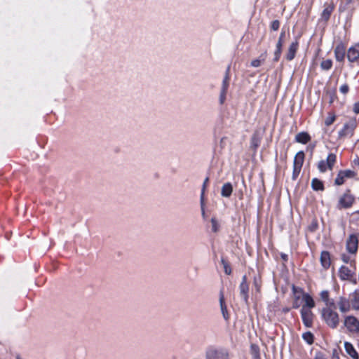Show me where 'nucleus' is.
Instances as JSON below:
<instances>
[{
  "label": "nucleus",
  "mask_w": 359,
  "mask_h": 359,
  "mask_svg": "<svg viewBox=\"0 0 359 359\" xmlns=\"http://www.w3.org/2000/svg\"><path fill=\"white\" fill-rule=\"evenodd\" d=\"M303 339L309 344H312L313 342V335L311 332H307L302 334Z\"/></svg>",
  "instance_id": "nucleus-31"
},
{
  "label": "nucleus",
  "mask_w": 359,
  "mask_h": 359,
  "mask_svg": "<svg viewBox=\"0 0 359 359\" xmlns=\"http://www.w3.org/2000/svg\"><path fill=\"white\" fill-rule=\"evenodd\" d=\"M281 258L284 260V261H287V255H285V254H282L281 255Z\"/></svg>",
  "instance_id": "nucleus-51"
},
{
  "label": "nucleus",
  "mask_w": 359,
  "mask_h": 359,
  "mask_svg": "<svg viewBox=\"0 0 359 359\" xmlns=\"http://www.w3.org/2000/svg\"><path fill=\"white\" fill-rule=\"evenodd\" d=\"M345 179L346 177L344 176L342 172L339 171L334 180V184L338 186L342 185L345 182Z\"/></svg>",
  "instance_id": "nucleus-30"
},
{
  "label": "nucleus",
  "mask_w": 359,
  "mask_h": 359,
  "mask_svg": "<svg viewBox=\"0 0 359 359\" xmlns=\"http://www.w3.org/2000/svg\"><path fill=\"white\" fill-rule=\"evenodd\" d=\"M17 359H20V358L19 357H18Z\"/></svg>",
  "instance_id": "nucleus-54"
},
{
  "label": "nucleus",
  "mask_w": 359,
  "mask_h": 359,
  "mask_svg": "<svg viewBox=\"0 0 359 359\" xmlns=\"http://www.w3.org/2000/svg\"><path fill=\"white\" fill-rule=\"evenodd\" d=\"M311 140L310 135L305 132L299 133L295 136L296 142L302 144H306Z\"/></svg>",
  "instance_id": "nucleus-22"
},
{
  "label": "nucleus",
  "mask_w": 359,
  "mask_h": 359,
  "mask_svg": "<svg viewBox=\"0 0 359 359\" xmlns=\"http://www.w3.org/2000/svg\"><path fill=\"white\" fill-rule=\"evenodd\" d=\"M349 91V86L348 84L344 83L341 85L339 88V92L343 95H346Z\"/></svg>",
  "instance_id": "nucleus-40"
},
{
  "label": "nucleus",
  "mask_w": 359,
  "mask_h": 359,
  "mask_svg": "<svg viewBox=\"0 0 359 359\" xmlns=\"http://www.w3.org/2000/svg\"><path fill=\"white\" fill-rule=\"evenodd\" d=\"M201 214L203 218L205 217L204 199L201 201Z\"/></svg>",
  "instance_id": "nucleus-47"
},
{
  "label": "nucleus",
  "mask_w": 359,
  "mask_h": 359,
  "mask_svg": "<svg viewBox=\"0 0 359 359\" xmlns=\"http://www.w3.org/2000/svg\"><path fill=\"white\" fill-rule=\"evenodd\" d=\"M301 317L304 325L306 327H311L313 325L314 314L311 310L301 309Z\"/></svg>",
  "instance_id": "nucleus-6"
},
{
  "label": "nucleus",
  "mask_w": 359,
  "mask_h": 359,
  "mask_svg": "<svg viewBox=\"0 0 359 359\" xmlns=\"http://www.w3.org/2000/svg\"><path fill=\"white\" fill-rule=\"evenodd\" d=\"M304 161V153L299 151L294 156L293 161L292 180H295L299 176Z\"/></svg>",
  "instance_id": "nucleus-3"
},
{
  "label": "nucleus",
  "mask_w": 359,
  "mask_h": 359,
  "mask_svg": "<svg viewBox=\"0 0 359 359\" xmlns=\"http://www.w3.org/2000/svg\"><path fill=\"white\" fill-rule=\"evenodd\" d=\"M334 55L337 61L341 62L344 59L345 56V47L343 44H339L334 49Z\"/></svg>",
  "instance_id": "nucleus-17"
},
{
  "label": "nucleus",
  "mask_w": 359,
  "mask_h": 359,
  "mask_svg": "<svg viewBox=\"0 0 359 359\" xmlns=\"http://www.w3.org/2000/svg\"><path fill=\"white\" fill-rule=\"evenodd\" d=\"M302 292V301L304 302V304L302 309H306L307 310H311L313 308L316 306V303L313 299V297L309 294Z\"/></svg>",
  "instance_id": "nucleus-12"
},
{
  "label": "nucleus",
  "mask_w": 359,
  "mask_h": 359,
  "mask_svg": "<svg viewBox=\"0 0 359 359\" xmlns=\"http://www.w3.org/2000/svg\"><path fill=\"white\" fill-rule=\"evenodd\" d=\"M346 178H351L355 177V174L351 170H341Z\"/></svg>",
  "instance_id": "nucleus-38"
},
{
  "label": "nucleus",
  "mask_w": 359,
  "mask_h": 359,
  "mask_svg": "<svg viewBox=\"0 0 359 359\" xmlns=\"http://www.w3.org/2000/svg\"><path fill=\"white\" fill-rule=\"evenodd\" d=\"M353 111L355 114H359V101L355 102L353 105Z\"/></svg>",
  "instance_id": "nucleus-49"
},
{
  "label": "nucleus",
  "mask_w": 359,
  "mask_h": 359,
  "mask_svg": "<svg viewBox=\"0 0 359 359\" xmlns=\"http://www.w3.org/2000/svg\"><path fill=\"white\" fill-rule=\"evenodd\" d=\"M208 181H209V178L206 177L203 182V187H202L201 193V197H200L201 201H203L205 198V191L206 186H207Z\"/></svg>",
  "instance_id": "nucleus-36"
},
{
  "label": "nucleus",
  "mask_w": 359,
  "mask_h": 359,
  "mask_svg": "<svg viewBox=\"0 0 359 359\" xmlns=\"http://www.w3.org/2000/svg\"><path fill=\"white\" fill-rule=\"evenodd\" d=\"M336 119V116L334 114H330L329 116L325 120V124L327 126L332 125Z\"/></svg>",
  "instance_id": "nucleus-35"
},
{
  "label": "nucleus",
  "mask_w": 359,
  "mask_h": 359,
  "mask_svg": "<svg viewBox=\"0 0 359 359\" xmlns=\"http://www.w3.org/2000/svg\"><path fill=\"white\" fill-rule=\"evenodd\" d=\"M285 36V32H282L280 34L278 41L276 44H280V46H283V39Z\"/></svg>",
  "instance_id": "nucleus-48"
},
{
  "label": "nucleus",
  "mask_w": 359,
  "mask_h": 359,
  "mask_svg": "<svg viewBox=\"0 0 359 359\" xmlns=\"http://www.w3.org/2000/svg\"><path fill=\"white\" fill-rule=\"evenodd\" d=\"M296 290H297V289L295 288V287H294V286H293V291L295 292H296Z\"/></svg>",
  "instance_id": "nucleus-52"
},
{
  "label": "nucleus",
  "mask_w": 359,
  "mask_h": 359,
  "mask_svg": "<svg viewBox=\"0 0 359 359\" xmlns=\"http://www.w3.org/2000/svg\"><path fill=\"white\" fill-rule=\"evenodd\" d=\"M332 359H340L339 358V350L334 348L332 352Z\"/></svg>",
  "instance_id": "nucleus-45"
},
{
  "label": "nucleus",
  "mask_w": 359,
  "mask_h": 359,
  "mask_svg": "<svg viewBox=\"0 0 359 359\" xmlns=\"http://www.w3.org/2000/svg\"><path fill=\"white\" fill-rule=\"evenodd\" d=\"M341 259L346 264L350 263L351 264L352 263H354V261L351 260V257L345 254L341 255Z\"/></svg>",
  "instance_id": "nucleus-43"
},
{
  "label": "nucleus",
  "mask_w": 359,
  "mask_h": 359,
  "mask_svg": "<svg viewBox=\"0 0 359 359\" xmlns=\"http://www.w3.org/2000/svg\"><path fill=\"white\" fill-rule=\"evenodd\" d=\"M259 140L255 137H253L251 140L252 146L254 147L255 149L258 147L259 146Z\"/></svg>",
  "instance_id": "nucleus-46"
},
{
  "label": "nucleus",
  "mask_w": 359,
  "mask_h": 359,
  "mask_svg": "<svg viewBox=\"0 0 359 359\" xmlns=\"http://www.w3.org/2000/svg\"><path fill=\"white\" fill-rule=\"evenodd\" d=\"M226 94L227 93H223L220 91L219 97V102L220 104H223L225 102Z\"/></svg>",
  "instance_id": "nucleus-44"
},
{
  "label": "nucleus",
  "mask_w": 359,
  "mask_h": 359,
  "mask_svg": "<svg viewBox=\"0 0 359 359\" xmlns=\"http://www.w3.org/2000/svg\"><path fill=\"white\" fill-rule=\"evenodd\" d=\"M229 70H230V67H228L227 69L226 70L225 75H224V77L222 83L220 91H222L223 93H227L229 87V83H230Z\"/></svg>",
  "instance_id": "nucleus-18"
},
{
  "label": "nucleus",
  "mask_w": 359,
  "mask_h": 359,
  "mask_svg": "<svg viewBox=\"0 0 359 359\" xmlns=\"http://www.w3.org/2000/svg\"><path fill=\"white\" fill-rule=\"evenodd\" d=\"M205 359H229V354L226 349L210 347L205 352Z\"/></svg>",
  "instance_id": "nucleus-2"
},
{
  "label": "nucleus",
  "mask_w": 359,
  "mask_h": 359,
  "mask_svg": "<svg viewBox=\"0 0 359 359\" xmlns=\"http://www.w3.org/2000/svg\"><path fill=\"white\" fill-rule=\"evenodd\" d=\"M358 248V239L356 235L351 234L346 241V250L349 253L355 254Z\"/></svg>",
  "instance_id": "nucleus-7"
},
{
  "label": "nucleus",
  "mask_w": 359,
  "mask_h": 359,
  "mask_svg": "<svg viewBox=\"0 0 359 359\" xmlns=\"http://www.w3.org/2000/svg\"><path fill=\"white\" fill-rule=\"evenodd\" d=\"M266 52H264L259 55V58L253 60L251 62V66L253 67H259L262 65V63L263 62H264V60H266Z\"/></svg>",
  "instance_id": "nucleus-26"
},
{
  "label": "nucleus",
  "mask_w": 359,
  "mask_h": 359,
  "mask_svg": "<svg viewBox=\"0 0 359 359\" xmlns=\"http://www.w3.org/2000/svg\"><path fill=\"white\" fill-rule=\"evenodd\" d=\"M320 261L323 269H329L331 264V257L330 252L327 251H323L320 254Z\"/></svg>",
  "instance_id": "nucleus-15"
},
{
  "label": "nucleus",
  "mask_w": 359,
  "mask_h": 359,
  "mask_svg": "<svg viewBox=\"0 0 359 359\" xmlns=\"http://www.w3.org/2000/svg\"><path fill=\"white\" fill-rule=\"evenodd\" d=\"M300 298H301V297L299 295H297V294L294 295V301L292 303V307L294 309H298L300 306V304H301Z\"/></svg>",
  "instance_id": "nucleus-37"
},
{
  "label": "nucleus",
  "mask_w": 359,
  "mask_h": 359,
  "mask_svg": "<svg viewBox=\"0 0 359 359\" xmlns=\"http://www.w3.org/2000/svg\"><path fill=\"white\" fill-rule=\"evenodd\" d=\"M337 161V156L333 153H330L326 159L327 165L329 170H332L334 165L335 164Z\"/></svg>",
  "instance_id": "nucleus-24"
},
{
  "label": "nucleus",
  "mask_w": 359,
  "mask_h": 359,
  "mask_svg": "<svg viewBox=\"0 0 359 359\" xmlns=\"http://www.w3.org/2000/svg\"><path fill=\"white\" fill-rule=\"evenodd\" d=\"M222 264H223L224 268L225 273L227 274V275H230L231 273V269L230 266L224 259L222 260Z\"/></svg>",
  "instance_id": "nucleus-39"
},
{
  "label": "nucleus",
  "mask_w": 359,
  "mask_h": 359,
  "mask_svg": "<svg viewBox=\"0 0 359 359\" xmlns=\"http://www.w3.org/2000/svg\"><path fill=\"white\" fill-rule=\"evenodd\" d=\"M289 309H285V311H288Z\"/></svg>",
  "instance_id": "nucleus-53"
},
{
  "label": "nucleus",
  "mask_w": 359,
  "mask_h": 359,
  "mask_svg": "<svg viewBox=\"0 0 359 359\" xmlns=\"http://www.w3.org/2000/svg\"><path fill=\"white\" fill-rule=\"evenodd\" d=\"M355 201L354 197L348 191L344 194L339 200L338 208H349L352 206Z\"/></svg>",
  "instance_id": "nucleus-5"
},
{
  "label": "nucleus",
  "mask_w": 359,
  "mask_h": 359,
  "mask_svg": "<svg viewBox=\"0 0 359 359\" xmlns=\"http://www.w3.org/2000/svg\"><path fill=\"white\" fill-rule=\"evenodd\" d=\"M233 192V187L230 182H226L223 184L221 189V195L223 197L229 198Z\"/></svg>",
  "instance_id": "nucleus-20"
},
{
  "label": "nucleus",
  "mask_w": 359,
  "mask_h": 359,
  "mask_svg": "<svg viewBox=\"0 0 359 359\" xmlns=\"http://www.w3.org/2000/svg\"><path fill=\"white\" fill-rule=\"evenodd\" d=\"M355 128V123L353 121L347 123H345L343 128L339 132V136L340 137L351 136L353 135Z\"/></svg>",
  "instance_id": "nucleus-9"
},
{
  "label": "nucleus",
  "mask_w": 359,
  "mask_h": 359,
  "mask_svg": "<svg viewBox=\"0 0 359 359\" xmlns=\"http://www.w3.org/2000/svg\"><path fill=\"white\" fill-rule=\"evenodd\" d=\"M350 298L352 309L359 311V292L355 291L351 294Z\"/></svg>",
  "instance_id": "nucleus-21"
},
{
  "label": "nucleus",
  "mask_w": 359,
  "mask_h": 359,
  "mask_svg": "<svg viewBox=\"0 0 359 359\" xmlns=\"http://www.w3.org/2000/svg\"><path fill=\"white\" fill-rule=\"evenodd\" d=\"M312 189L315 191H323L324 189V185L322 181L317 178H314L311 181Z\"/></svg>",
  "instance_id": "nucleus-25"
},
{
  "label": "nucleus",
  "mask_w": 359,
  "mask_h": 359,
  "mask_svg": "<svg viewBox=\"0 0 359 359\" xmlns=\"http://www.w3.org/2000/svg\"><path fill=\"white\" fill-rule=\"evenodd\" d=\"M298 48H299V41H298V39H296L290 45L287 52L285 55V58L287 61H291L295 57L296 53L298 50Z\"/></svg>",
  "instance_id": "nucleus-11"
},
{
  "label": "nucleus",
  "mask_w": 359,
  "mask_h": 359,
  "mask_svg": "<svg viewBox=\"0 0 359 359\" xmlns=\"http://www.w3.org/2000/svg\"><path fill=\"white\" fill-rule=\"evenodd\" d=\"M337 308L323 307L321 316L325 323L331 328H337L339 324V316L336 311Z\"/></svg>",
  "instance_id": "nucleus-1"
},
{
  "label": "nucleus",
  "mask_w": 359,
  "mask_h": 359,
  "mask_svg": "<svg viewBox=\"0 0 359 359\" xmlns=\"http://www.w3.org/2000/svg\"><path fill=\"white\" fill-rule=\"evenodd\" d=\"M334 8V6L332 4H326L321 14L322 18L324 20L327 21L330 19Z\"/></svg>",
  "instance_id": "nucleus-19"
},
{
  "label": "nucleus",
  "mask_w": 359,
  "mask_h": 359,
  "mask_svg": "<svg viewBox=\"0 0 359 359\" xmlns=\"http://www.w3.org/2000/svg\"><path fill=\"white\" fill-rule=\"evenodd\" d=\"M344 348L346 353L352 358V359H359V354L356 351L355 348L353 346V344L350 342L345 341L344 342Z\"/></svg>",
  "instance_id": "nucleus-16"
},
{
  "label": "nucleus",
  "mask_w": 359,
  "mask_h": 359,
  "mask_svg": "<svg viewBox=\"0 0 359 359\" xmlns=\"http://www.w3.org/2000/svg\"><path fill=\"white\" fill-rule=\"evenodd\" d=\"M240 294L241 297L243 299L245 303L248 302V290L249 287L247 283V278L246 276H243L242 278V281L239 286Z\"/></svg>",
  "instance_id": "nucleus-13"
},
{
  "label": "nucleus",
  "mask_w": 359,
  "mask_h": 359,
  "mask_svg": "<svg viewBox=\"0 0 359 359\" xmlns=\"http://www.w3.org/2000/svg\"><path fill=\"white\" fill-rule=\"evenodd\" d=\"M251 354L253 359H260L259 348L258 346L252 344L250 346Z\"/></svg>",
  "instance_id": "nucleus-28"
},
{
  "label": "nucleus",
  "mask_w": 359,
  "mask_h": 359,
  "mask_svg": "<svg viewBox=\"0 0 359 359\" xmlns=\"http://www.w3.org/2000/svg\"><path fill=\"white\" fill-rule=\"evenodd\" d=\"M254 285L256 288V290L257 292H259L260 291V287H261V281H260V278L259 277H255L254 278Z\"/></svg>",
  "instance_id": "nucleus-41"
},
{
  "label": "nucleus",
  "mask_w": 359,
  "mask_h": 359,
  "mask_svg": "<svg viewBox=\"0 0 359 359\" xmlns=\"http://www.w3.org/2000/svg\"><path fill=\"white\" fill-rule=\"evenodd\" d=\"M332 67V61L330 59L323 60L320 63V67L323 70H329Z\"/></svg>",
  "instance_id": "nucleus-29"
},
{
  "label": "nucleus",
  "mask_w": 359,
  "mask_h": 359,
  "mask_svg": "<svg viewBox=\"0 0 359 359\" xmlns=\"http://www.w3.org/2000/svg\"><path fill=\"white\" fill-rule=\"evenodd\" d=\"M344 326L352 334L359 332V320L353 316H347L344 318Z\"/></svg>",
  "instance_id": "nucleus-4"
},
{
  "label": "nucleus",
  "mask_w": 359,
  "mask_h": 359,
  "mask_svg": "<svg viewBox=\"0 0 359 359\" xmlns=\"http://www.w3.org/2000/svg\"><path fill=\"white\" fill-rule=\"evenodd\" d=\"M280 44H276V49L274 52V59L273 60L277 62L279 60L281 52H282V46H280Z\"/></svg>",
  "instance_id": "nucleus-33"
},
{
  "label": "nucleus",
  "mask_w": 359,
  "mask_h": 359,
  "mask_svg": "<svg viewBox=\"0 0 359 359\" xmlns=\"http://www.w3.org/2000/svg\"><path fill=\"white\" fill-rule=\"evenodd\" d=\"M280 27V22L277 20H273L271 24V29L276 31Z\"/></svg>",
  "instance_id": "nucleus-42"
},
{
  "label": "nucleus",
  "mask_w": 359,
  "mask_h": 359,
  "mask_svg": "<svg viewBox=\"0 0 359 359\" xmlns=\"http://www.w3.org/2000/svg\"><path fill=\"white\" fill-rule=\"evenodd\" d=\"M318 168L320 170V172H325L328 168L326 161L324 160L319 161L318 164Z\"/></svg>",
  "instance_id": "nucleus-34"
},
{
  "label": "nucleus",
  "mask_w": 359,
  "mask_h": 359,
  "mask_svg": "<svg viewBox=\"0 0 359 359\" xmlns=\"http://www.w3.org/2000/svg\"><path fill=\"white\" fill-rule=\"evenodd\" d=\"M347 57L351 62H353L359 58V44H356L348 50Z\"/></svg>",
  "instance_id": "nucleus-14"
},
{
  "label": "nucleus",
  "mask_w": 359,
  "mask_h": 359,
  "mask_svg": "<svg viewBox=\"0 0 359 359\" xmlns=\"http://www.w3.org/2000/svg\"><path fill=\"white\" fill-rule=\"evenodd\" d=\"M219 303H220V307H221V311H222L223 317L225 320H228L229 314H228L226 306V304H225V302L224 300V296L222 294L221 295V297L219 298Z\"/></svg>",
  "instance_id": "nucleus-27"
},
{
  "label": "nucleus",
  "mask_w": 359,
  "mask_h": 359,
  "mask_svg": "<svg viewBox=\"0 0 359 359\" xmlns=\"http://www.w3.org/2000/svg\"><path fill=\"white\" fill-rule=\"evenodd\" d=\"M315 359H327L326 357L322 353H316Z\"/></svg>",
  "instance_id": "nucleus-50"
},
{
  "label": "nucleus",
  "mask_w": 359,
  "mask_h": 359,
  "mask_svg": "<svg viewBox=\"0 0 359 359\" xmlns=\"http://www.w3.org/2000/svg\"><path fill=\"white\" fill-rule=\"evenodd\" d=\"M337 306L341 313H347L351 310V308H352L351 299L349 300L344 297H339Z\"/></svg>",
  "instance_id": "nucleus-10"
},
{
  "label": "nucleus",
  "mask_w": 359,
  "mask_h": 359,
  "mask_svg": "<svg viewBox=\"0 0 359 359\" xmlns=\"http://www.w3.org/2000/svg\"><path fill=\"white\" fill-rule=\"evenodd\" d=\"M339 277L341 280H347L351 277V271L345 266H341L339 270Z\"/></svg>",
  "instance_id": "nucleus-23"
},
{
  "label": "nucleus",
  "mask_w": 359,
  "mask_h": 359,
  "mask_svg": "<svg viewBox=\"0 0 359 359\" xmlns=\"http://www.w3.org/2000/svg\"><path fill=\"white\" fill-rule=\"evenodd\" d=\"M320 298L325 304V307L337 308V304L334 299L330 296V292L327 290H322L320 294Z\"/></svg>",
  "instance_id": "nucleus-8"
},
{
  "label": "nucleus",
  "mask_w": 359,
  "mask_h": 359,
  "mask_svg": "<svg viewBox=\"0 0 359 359\" xmlns=\"http://www.w3.org/2000/svg\"><path fill=\"white\" fill-rule=\"evenodd\" d=\"M211 224H212V231L214 233H217L219 230V224L218 221L216 219V218L212 217L211 219Z\"/></svg>",
  "instance_id": "nucleus-32"
}]
</instances>
